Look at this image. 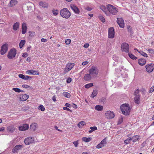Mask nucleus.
<instances>
[{
	"label": "nucleus",
	"mask_w": 154,
	"mask_h": 154,
	"mask_svg": "<svg viewBox=\"0 0 154 154\" xmlns=\"http://www.w3.org/2000/svg\"><path fill=\"white\" fill-rule=\"evenodd\" d=\"M24 142L26 145H29L34 142V139L32 137L26 138L24 140Z\"/></svg>",
	"instance_id": "nucleus-13"
},
{
	"label": "nucleus",
	"mask_w": 154,
	"mask_h": 154,
	"mask_svg": "<svg viewBox=\"0 0 154 154\" xmlns=\"http://www.w3.org/2000/svg\"><path fill=\"white\" fill-rule=\"evenodd\" d=\"M29 36L31 37H33L35 34V32L33 31H29Z\"/></svg>",
	"instance_id": "nucleus-46"
},
{
	"label": "nucleus",
	"mask_w": 154,
	"mask_h": 154,
	"mask_svg": "<svg viewBox=\"0 0 154 154\" xmlns=\"http://www.w3.org/2000/svg\"><path fill=\"white\" fill-rule=\"evenodd\" d=\"M128 31H130V32L131 31L132 28H131V26H128Z\"/></svg>",
	"instance_id": "nucleus-64"
},
{
	"label": "nucleus",
	"mask_w": 154,
	"mask_h": 154,
	"mask_svg": "<svg viewBox=\"0 0 154 154\" xmlns=\"http://www.w3.org/2000/svg\"><path fill=\"white\" fill-rule=\"evenodd\" d=\"M29 96L26 94H21L19 96V99L20 101H25L29 98Z\"/></svg>",
	"instance_id": "nucleus-15"
},
{
	"label": "nucleus",
	"mask_w": 154,
	"mask_h": 154,
	"mask_svg": "<svg viewBox=\"0 0 154 154\" xmlns=\"http://www.w3.org/2000/svg\"><path fill=\"white\" fill-rule=\"evenodd\" d=\"M154 91V86L152 87L149 91V93H152Z\"/></svg>",
	"instance_id": "nucleus-52"
},
{
	"label": "nucleus",
	"mask_w": 154,
	"mask_h": 154,
	"mask_svg": "<svg viewBox=\"0 0 154 154\" xmlns=\"http://www.w3.org/2000/svg\"><path fill=\"white\" fill-rule=\"evenodd\" d=\"M92 138L91 137H83L82 138V140L83 141L86 142H88L91 140Z\"/></svg>",
	"instance_id": "nucleus-31"
},
{
	"label": "nucleus",
	"mask_w": 154,
	"mask_h": 154,
	"mask_svg": "<svg viewBox=\"0 0 154 154\" xmlns=\"http://www.w3.org/2000/svg\"><path fill=\"white\" fill-rule=\"evenodd\" d=\"M114 29L113 27L109 28L108 30V37L109 38H112L114 37L115 36Z\"/></svg>",
	"instance_id": "nucleus-11"
},
{
	"label": "nucleus",
	"mask_w": 154,
	"mask_h": 154,
	"mask_svg": "<svg viewBox=\"0 0 154 154\" xmlns=\"http://www.w3.org/2000/svg\"><path fill=\"white\" fill-rule=\"evenodd\" d=\"M128 53L129 57L132 59L135 60L137 58L136 56L132 54L131 53H129V52Z\"/></svg>",
	"instance_id": "nucleus-37"
},
{
	"label": "nucleus",
	"mask_w": 154,
	"mask_h": 154,
	"mask_svg": "<svg viewBox=\"0 0 154 154\" xmlns=\"http://www.w3.org/2000/svg\"><path fill=\"white\" fill-rule=\"evenodd\" d=\"M124 20L122 18H118L117 23L119 26L123 28L124 27Z\"/></svg>",
	"instance_id": "nucleus-16"
},
{
	"label": "nucleus",
	"mask_w": 154,
	"mask_h": 154,
	"mask_svg": "<svg viewBox=\"0 0 154 154\" xmlns=\"http://www.w3.org/2000/svg\"><path fill=\"white\" fill-rule=\"evenodd\" d=\"M27 27L26 24V23H23L22 24V33L23 34H25L27 31Z\"/></svg>",
	"instance_id": "nucleus-20"
},
{
	"label": "nucleus",
	"mask_w": 154,
	"mask_h": 154,
	"mask_svg": "<svg viewBox=\"0 0 154 154\" xmlns=\"http://www.w3.org/2000/svg\"><path fill=\"white\" fill-rule=\"evenodd\" d=\"M139 91L138 89L136 90L134 92L135 103L137 104H139L140 103V95L138 94Z\"/></svg>",
	"instance_id": "nucleus-7"
},
{
	"label": "nucleus",
	"mask_w": 154,
	"mask_h": 154,
	"mask_svg": "<svg viewBox=\"0 0 154 154\" xmlns=\"http://www.w3.org/2000/svg\"><path fill=\"white\" fill-rule=\"evenodd\" d=\"M100 143L102 144L103 146H104V145L106 143V139H104Z\"/></svg>",
	"instance_id": "nucleus-49"
},
{
	"label": "nucleus",
	"mask_w": 154,
	"mask_h": 154,
	"mask_svg": "<svg viewBox=\"0 0 154 154\" xmlns=\"http://www.w3.org/2000/svg\"><path fill=\"white\" fill-rule=\"evenodd\" d=\"M131 140V137H129L127 139L124 141V143L126 144H128L130 143V141Z\"/></svg>",
	"instance_id": "nucleus-40"
},
{
	"label": "nucleus",
	"mask_w": 154,
	"mask_h": 154,
	"mask_svg": "<svg viewBox=\"0 0 154 154\" xmlns=\"http://www.w3.org/2000/svg\"><path fill=\"white\" fill-rule=\"evenodd\" d=\"M17 2L16 0H11L9 3V5L10 7H13L17 4Z\"/></svg>",
	"instance_id": "nucleus-28"
},
{
	"label": "nucleus",
	"mask_w": 154,
	"mask_h": 154,
	"mask_svg": "<svg viewBox=\"0 0 154 154\" xmlns=\"http://www.w3.org/2000/svg\"><path fill=\"white\" fill-rule=\"evenodd\" d=\"M89 72L92 76H96L98 75L99 70L97 67L92 66L91 68L89 70Z\"/></svg>",
	"instance_id": "nucleus-4"
},
{
	"label": "nucleus",
	"mask_w": 154,
	"mask_h": 154,
	"mask_svg": "<svg viewBox=\"0 0 154 154\" xmlns=\"http://www.w3.org/2000/svg\"><path fill=\"white\" fill-rule=\"evenodd\" d=\"M70 7L75 14H78L79 13L80 10L75 5L72 4L70 5Z\"/></svg>",
	"instance_id": "nucleus-14"
},
{
	"label": "nucleus",
	"mask_w": 154,
	"mask_h": 154,
	"mask_svg": "<svg viewBox=\"0 0 154 154\" xmlns=\"http://www.w3.org/2000/svg\"><path fill=\"white\" fill-rule=\"evenodd\" d=\"M22 87L23 88H30V86H29V85H25V84L23 85H22Z\"/></svg>",
	"instance_id": "nucleus-51"
},
{
	"label": "nucleus",
	"mask_w": 154,
	"mask_h": 154,
	"mask_svg": "<svg viewBox=\"0 0 154 154\" xmlns=\"http://www.w3.org/2000/svg\"><path fill=\"white\" fill-rule=\"evenodd\" d=\"M88 61H85L83 62L82 63V64L83 66H85L86 65H87L88 63Z\"/></svg>",
	"instance_id": "nucleus-59"
},
{
	"label": "nucleus",
	"mask_w": 154,
	"mask_h": 154,
	"mask_svg": "<svg viewBox=\"0 0 154 154\" xmlns=\"http://www.w3.org/2000/svg\"><path fill=\"white\" fill-rule=\"evenodd\" d=\"M90 128L91 129V130L89 131L88 132L89 133H91L97 129V128L96 126L91 127Z\"/></svg>",
	"instance_id": "nucleus-32"
},
{
	"label": "nucleus",
	"mask_w": 154,
	"mask_h": 154,
	"mask_svg": "<svg viewBox=\"0 0 154 154\" xmlns=\"http://www.w3.org/2000/svg\"><path fill=\"white\" fill-rule=\"evenodd\" d=\"M65 105L66 106V107H70V108L71 107L70 105L68 103H66L65 104Z\"/></svg>",
	"instance_id": "nucleus-60"
},
{
	"label": "nucleus",
	"mask_w": 154,
	"mask_h": 154,
	"mask_svg": "<svg viewBox=\"0 0 154 154\" xmlns=\"http://www.w3.org/2000/svg\"><path fill=\"white\" fill-rule=\"evenodd\" d=\"M100 8L106 15L109 16V13L108 12V10H107V7H106L104 5H101L100 6Z\"/></svg>",
	"instance_id": "nucleus-18"
},
{
	"label": "nucleus",
	"mask_w": 154,
	"mask_h": 154,
	"mask_svg": "<svg viewBox=\"0 0 154 154\" xmlns=\"http://www.w3.org/2000/svg\"><path fill=\"white\" fill-rule=\"evenodd\" d=\"M63 109L64 110H66L67 111H70V112H72V111L70 110V109H69V108H67L66 107H63Z\"/></svg>",
	"instance_id": "nucleus-54"
},
{
	"label": "nucleus",
	"mask_w": 154,
	"mask_h": 154,
	"mask_svg": "<svg viewBox=\"0 0 154 154\" xmlns=\"http://www.w3.org/2000/svg\"><path fill=\"white\" fill-rule=\"evenodd\" d=\"M8 45L7 44L3 45L1 47L0 53L1 55H4L7 51L8 50Z\"/></svg>",
	"instance_id": "nucleus-10"
},
{
	"label": "nucleus",
	"mask_w": 154,
	"mask_h": 154,
	"mask_svg": "<svg viewBox=\"0 0 154 154\" xmlns=\"http://www.w3.org/2000/svg\"><path fill=\"white\" fill-rule=\"evenodd\" d=\"M86 123L84 121L79 122L78 124V126L79 128H82L83 126L86 125Z\"/></svg>",
	"instance_id": "nucleus-29"
},
{
	"label": "nucleus",
	"mask_w": 154,
	"mask_h": 154,
	"mask_svg": "<svg viewBox=\"0 0 154 154\" xmlns=\"http://www.w3.org/2000/svg\"><path fill=\"white\" fill-rule=\"evenodd\" d=\"M89 44L88 43H85L84 45V47L85 48H87L88 47Z\"/></svg>",
	"instance_id": "nucleus-56"
},
{
	"label": "nucleus",
	"mask_w": 154,
	"mask_h": 154,
	"mask_svg": "<svg viewBox=\"0 0 154 154\" xmlns=\"http://www.w3.org/2000/svg\"><path fill=\"white\" fill-rule=\"evenodd\" d=\"M29 128V125L27 124H24L22 126L19 127V129L20 131H25L27 130Z\"/></svg>",
	"instance_id": "nucleus-17"
},
{
	"label": "nucleus",
	"mask_w": 154,
	"mask_h": 154,
	"mask_svg": "<svg viewBox=\"0 0 154 154\" xmlns=\"http://www.w3.org/2000/svg\"><path fill=\"white\" fill-rule=\"evenodd\" d=\"M146 62V60L144 59H140L138 60V63L141 66H143L145 64Z\"/></svg>",
	"instance_id": "nucleus-25"
},
{
	"label": "nucleus",
	"mask_w": 154,
	"mask_h": 154,
	"mask_svg": "<svg viewBox=\"0 0 154 154\" xmlns=\"http://www.w3.org/2000/svg\"><path fill=\"white\" fill-rule=\"evenodd\" d=\"M60 14L62 17L65 19H68L70 17L71 13L67 8H64L60 10Z\"/></svg>",
	"instance_id": "nucleus-1"
},
{
	"label": "nucleus",
	"mask_w": 154,
	"mask_h": 154,
	"mask_svg": "<svg viewBox=\"0 0 154 154\" xmlns=\"http://www.w3.org/2000/svg\"><path fill=\"white\" fill-rule=\"evenodd\" d=\"M47 41V40L46 39L44 38H42L41 39V41L42 42H45Z\"/></svg>",
	"instance_id": "nucleus-61"
},
{
	"label": "nucleus",
	"mask_w": 154,
	"mask_h": 154,
	"mask_svg": "<svg viewBox=\"0 0 154 154\" xmlns=\"http://www.w3.org/2000/svg\"><path fill=\"white\" fill-rule=\"evenodd\" d=\"M107 8L108 12L109 13V15L110 14L116 15L118 11V9L111 5L108 4L107 5Z\"/></svg>",
	"instance_id": "nucleus-3"
},
{
	"label": "nucleus",
	"mask_w": 154,
	"mask_h": 154,
	"mask_svg": "<svg viewBox=\"0 0 154 154\" xmlns=\"http://www.w3.org/2000/svg\"><path fill=\"white\" fill-rule=\"evenodd\" d=\"M52 12L54 15L56 16L58 14L59 11L57 10L53 9L52 10Z\"/></svg>",
	"instance_id": "nucleus-43"
},
{
	"label": "nucleus",
	"mask_w": 154,
	"mask_h": 154,
	"mask_svg": "<svg viewBox=\"0 0 154 154\" xmlns=\"http://www.w3.org/2000/svg\"><path fill=\"white\" fill-rule=\"evenodd\" d=\"M98 18L102 22H105V18L102 15H99L98 17Z\"/></svg>",
	"instance_id": "nucleus-42"
},
{
	"label": "nucleus",
	"mask_w": 154,
	"mask_h": 154,
	"mask_svg": "<svg viewBox=\"0 0 154 154\" xmlns=\"http://www.w3.org/2000/svg\"><path fill=\"white\" fill-rule=\"evenodd\" d=\"M97 94V90H94L92 94L91 95V97L92 98H94V97H95Z\"/></svg>",
	"instance_id": "nucleus-35"
},
{
	"label": "nucleus",
	"mask_w": 154,
	"mask_h": 154,
	"mask_svg": "<svg viewBox=\"0 0 154 154\" xmlns=\"http://www.w3.org/2000/svg\"><path fill=\"white\" fill-rule=\"evenodd\" d=\"M75 65L74 63H68L66 64V67L64 68V71L66 73L71 70Z\"/></svg>",
	"instance_id": "nucleus-9"
},
{
	"label": "nucleus",
	"mask_w": 154,
	"mask_h": 154,
	"mask_svg": "<svg viewBox=\"0 0 154 154\" xmlns=\"http://www.w3.org/2000/svg\"><path fill=\"white\" fill-rule=\"evenodd\" d=\"M73 143L74 145L76 147H77L78 146L79 144L77 141L73 142Z\"/></svg>",
	"instance_id": "nucleus-53"
},
{
	"label": "nucleus",
	"mask_w": 154,
	"mask_h": 154,
	"mask_svg": "<svg viewBox=\"0 0 154 154\" xmlns=\"http://www.w3.org/2000/svg\"><path fill=\"white\" fill-rule=\"evenodd\" d=\"M105 117L108 119L113 118L115 116L114 113L111 111H107L106 112L105 114Z\"/></svg>",
	"instance_id": "nucleus-8"
},
{
	"label": "nucleus",
	"mask_w": 154,
	"mask_h": 154,
	"mask_svg": "<svg viewBox=\"0 0 154 154\" xmlns=\"http://www.w3.org/2000/svg\"><path fill=\"white\" fill-rule=\"evenodd\" d=\"M33 74L32 75H39V73L38 71L37 70H33Z\"/></svg>",
	"instance_id": "nucleus-50"
},
{
	"label": "nucleus",
	"mask_w": 154,
	"mask_h": 154,
	"mask_svg": "<svg viewBox=\"0 0 154 154\" xmlns=\"http://www.w3.org/2000/svg\"><path fill=\"white\" fill-rule=\"evenodd\" d=\"M148 51L149 53H152L154 52V50L152 49H149Z\"/></svg>",
	"instance_id": "nucleus-58"
},
{
	"label": "nucleus",
	"mask_w": 154,
	"mask_h": 154,
	"mask_svg": "<svg viewBox=\"0 0 154 154\" xmlns=\"http://www.w3.org/2000/svg\"><path fill=\"white\" fill-rule=\"evenodd\" d=\"M103 107L102 106L97 105L95 107V109L97 111H101L103 110Z\"/></svg>",
	"instance_id": "nucleus-30"
},
{
	"label": "nucleus",
	"mask_w": 154,
	"mask_h": 154,
	"mask_svg": "<svg viewBox=\"0 0 154 154\" xmlns=\"http://www.w3.org/2000/svg\"><path fill=\"white\" fill-rule=\"evenodd\" d=\"M93 85V84L92 83H91L87 84L85 85V87L87 88H88L90 87H92Z\"/></svg>",
	"instance_id": "nucleus-38"
},
{
	"label": "nucleus",
	"mask_w": 154,
	"mask_h": 154,
	"mask_svg": "<svg viewBox=\"0 0 154 154\" xmlns=\"http://www.w3.org/2000/svg\"><path fill=\"white\" fill-rule=\"evenodd\" d=\"M25 40H23L21 41L20 43L19 44V46L20 48H21L23 47L25 43Z\"/></svg>",
	"instance_id": "nucleus-34"
},
{
	"label": "nucleus",
	"mask_w": 154,
	"mask_h": 154,
	"mask_svg": "<svg viewBox=\"0 0 154 154\" xmlns=\"http://www.w3.org/2000/svg\"><path fill=\"white\" fill-rule=\"evenodd\" d=\"M30 127L32 130L34 131L36 130V128L38 127V125L36 123H33L31 124Z\"/></svg>",
	"instance_id": "nucleus-22"
},
{
	"label": "nucleus",
	"mask_w": 154,
	"mask_h": 154,
	"mask_svg": "<svg viewBox=\"0 0 154 154\" xmlns=\"http://www.w3.org/2000/svg\"><path fill=\"white\" fill-rule=\"evenodd\" d=\"M12 90H14L15 92L18 93H20L22 91H21L20 89L17 88H13Z\"/></svg>",
	"instance_id": "nucleus-44"
},
{
	"label": "nucleus",
	"mask_w": 154,
	"mask_h": 154,
	"mask_svg": "<svg viewBox=\"0 0 154 154\" xmlns=\"http://www.w3.org/2000/svg\"><path fill=\"white\" fill-rule=\"evenodd\" d=\"M15 129V128L13 125L10 126L7 128V130L10 133L13 132Z\"/></svg>",
	"instance_id": "nucleus-21"
},
{
	"label": "nucleus",
	"mask_w": 154,
	"mask_h": 154,
	"mask_svg": "<svg viewBox=\"0 0 154 154\" xmlns=\"http://www.w3.org/2000/svg\"><path fill=\"white\" fill-rule=\"evenodd\" d=\"M71 42V40L70 39H67L65 41V43L67 45H69Z\"/></svg>",
	"instance_id": "nucleus-47"
},
{
	"label": "nucleus",
	"mask_w": 154,
	"mask_h": 154,
	"mask_svg": "<svg viewBox=\"0 0 154 154\" xmlns=\"http://www.w3.org/2000/svg\"><path fill=\"white\" fill-rule=\"evenodd\" d=\"M138 52L143 56L147 57H148L147 55L146 54L143 52V51H139Z\"/></svg>",
	"instance_id": "nucleus-41"
},
{
	"label": "nucleus",
	"mask_w": 154,
	"mask_h": 154,
	"mask_svg": "<svg viewBox=\"0 0 154 154\" xmlns=\"http://www.w3.org/2000/svg\"><path fill=\"white\" fill-rule=\"evenodd\" d=\"M63 94L65 97H67V98H69L71 97L70 94L68 92H64L63 93Z\"/></svg>",
	"instance_id": "nucleus-39"
},
{
	"label": "nucleus",
	"mask_w": 154,
	"mask_h": 154,
	"mask_svg": "<svg viewBox=\"0 0 154 154\" xmlns=\"http://www.w3.org/2000/svg\"><path fill=\"white\" fill-rule=\"evenodd\" d=\"M17 54L16 50L14 49H11L8 54V57L9 59L14 58L16 56Z\"/></svg>",
	"instance_id": "nucleus-5"
},
{
	"label": "nucleus",
	"mask_w": 154,
	"mask_h": 154,
	"mask_svg": "<svg viewBox=\"0 0 154 154\" xmlns=\"http://www.w3.org/2000/svg\"><path fill=\"white\" fill-rule=\"evenodd\" d=\"M19 23L18 22H16L13 25V29L14 31H16L19 28Z\"/></svg>",
	"instance_id": "nucleus-27"
},
{
	"label": "nucleus",
	"mask_w": 154,
	"mask_h": 154,
	"mask_svg": "<svg viewBox=\"0 0 154 154\" xmlns=\"http://www.w3.org/2000/svg\"><path fill=\"white\" fill-rule=\"evenodd\" d=\"M28 56V54L26 52H25L23 54V55H22L23 57H26Z\"/></svg>",
	"instance_id": "nucleus-55"
},
{
	"label": "nucleus",
	"mask_w": 154,
	"mask_h": 154,
	"mask_svg": "<svg viewBox=\"0 0 154 154\" xmlns=\"http://www.w3.org/2000/svg\"><path fill=\"white\" fill-rule=\"evenodd\" d=\"M39 5L44 8H47L48 6V5L46 3L42 2H40L39 3Z\"/></svg>",
	"instance_id": "nucleus-33"
},
{
	"label": "nucleus",
	"mask_w": 154,
	"mask_h": 154,
	"mask_svg": "<svg viewBox=\"0 0 154 154\" xmlns=\"http://www.w3.org/2000/svg\"><path fill=\"white\" fill-rule=\"evenodd\" d=\"M121 50L122 51L128 53L129 51V46L126 43H124L121 45Z\"/></svg>",
	"instance_id": "nucleus-6"
},
{
	"label": "nucleus",
	"mask_w": 154,
	"mask_h": 154,
	"mask_svg": "<svg viewBox=\"0 0 154 154\" xmlns=\"http://www.w3.org/2000/svg\"><path fill=\"white\" fill-rule=\"evenodd\" d=\"M145 68L147 72L151 73L154 69V65L152 63L147 64Z\"/></svg>",
	"instance_id": "nucleus-12"
},
{
	"label": "nucleus",
	"mask_w": 154,
	"mask_h": 154,
	"mask_svg": "<svg viewBox=\"0 0 154 154\" xmlns=\"http://www.w3.org/2000/svg\"><path fill=\"white\" fill-rule=\"evenodd\" d=\"M31 60V58L30 57H28L26 59V61L28 62H30Z\"/></svg>",
	"instance_id": "nucleus-62"
},
{
	"label": "nucleus",
	"mask_w": 154,
	"mask_h": 154,
	"mask_svg": "<svg viewBox=\"0 0 154 154\" xmlns=\"http://www.w3.org/2000/svg\"><path fill=\"white\" fill-rule=\"evenodd\" d=\"M38 110H41L42 111H44L45 110V108L44 106L42 105H40L38 107Z\"/></svg>",
	"instance_id": "nucleus-36"
},
{
	"label": "nucleus",
	"mask_w": 154,
	"mask_h": 154,
	"mask_svg": "<svg viewBox=\"0 0 154 154\" xmlns=\"http://www.w3.org/2000/svg\"><path fill=\"white\" fill-rule=\"evenodd\" d=\"M18 76L20 78L24 80H28L29 78H32L30 76L28 75H25L22 74H19Z\"/></svg>",
	"instance_id": "nucleus-23"
},
{
	"label": "nucleus",
	"mask_w": 154,
	"mask_h": 154,
	"mask_svg": "<svg viewBox=\"0 0 154 154\" xmlns=\"http://www.w3.org/2000/svg\"><path fill=\"white\" fill-rule=\"evenodd\" d=\"M131 139L133 142H135L139 140L140 139V136L138 135H134L131 138Z\"/></svg>",
	"instance_id": "nucleus-26"
},
{
	"label": "nucleus",
	"mask_w": 154,
	"mask_h": 154,
	"mask_svg": "<svg viewBox=\"0 0 154 154\" xmlns=\"http://www.w3.org/2000/svg\"><path fill=\"white\" fill-rule=\"evenodd\" d=\"M52 99L54 101V102L56 101V97L55 96H54L52 98Z\"/></svg>",
	"instance_id": "nucleus-63"
},
{
	"label": "nucleus",
	"mask_w": 154,
	"mask_h": 154,
	"mask_svg": "<svg viewBox=\"0 0 154 154\" xmlns=\"http://www.w3.org/2000/svg\"><path fill=\"white\" fill-rule=\"evenodd\" d=\"M33 70H29L26 71V73L29 75H33Z\"/></svg>",
	"instance_id": "nucleus-45"
},
{
	"label": "nucleus",
	"mask_w": 154,
	"mask_h": 154,
	"mask_svg": "<svg viewBox=\"0 0 154 154\" xmlns=\"http://www.w3.org/2000/svg\"><path fill=\"white\" fill-rule=\"evenodd\" d=\"M22 147L23 146L22 145H17L13 148V149H12V152H17L18 150L20 149H21Z\"/></svg>",
	"instance_id": "nucleus-19"
},
{
	"label": "nucleus",
	"mask_w": 154,
	"mask_h": 154,
	"mask_svg": "<svg viewBox=\"0 0 154 154\" xmlns=\"http://www.w3.org/2000/svg\"><path fill=\"white\" fill-rule=\"evenodd\" d=\"M104 146L102 144H101L100 143L98 144L96 146V147L97 149H100V148H102Z\"/></svg>",
	"instance_id": "nucleus-48"
},
{
	"label": "nucleus",
	"mask_w": 154,
	"mask_h": 154,
	"mask_svg": "<svg viewBox=\"0 0 154 154\" xmlns=\"http://www.w3.org/2000/svg\"><path fill=\"white\" fill-rule=\"evenodd\" d=\"M72 81L71 78H69L67 79L66 82L67 83H70Z\"/></svg>",
	"instance_id": "nucleus-57"
},
{
	"label": "nucleus",
	"mask_w": 154,
	"mask_h": 154,
	"mask_svg": "<svg viewBox=\"0 0 154 154\" xmlns=\"http://www.w3.org/2000/svg\"><path fill=\"white\" fill-rule=\"evenodd\" d=\"M120 108L123 114L125 115H128L129 114L130 108L128 104H124L121 105Z\"/></svg>",
	"instance_id": "nucleus-2"
},
{
	"label": "nucleus",
	"mask_w": 154,
	"mask_h": 154,
	"mask_svg": "<svg viewBox=\"0 0 154 154\" xmlns=\"http://www.w3.org/2000/svg\"><path fill=\"white\" fill-rule=\"evenodd\" d=\"M84 79L85 81H89L91 79V75L89 74H86L84 77Z\"/></svg>",
	"instance_id": "nucleus-24"
}]
</instances>
